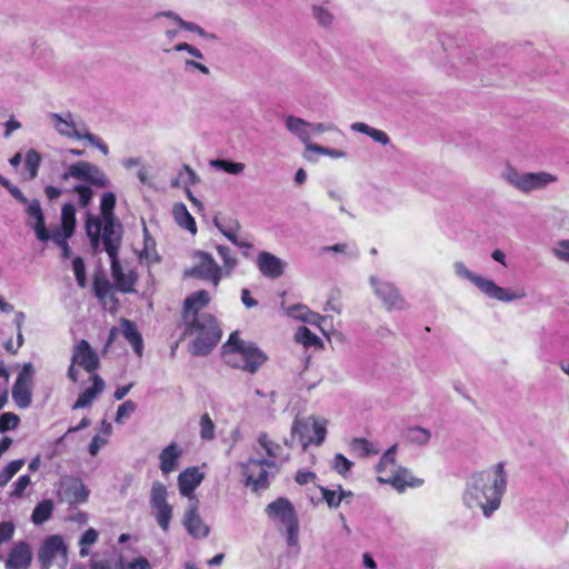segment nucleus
Returning <instances> with one entry per match:
<instances>
[{"instance_id": "obj_1", "label": "nucleus", "mask_w": 569, "mask_h": 569, "mask_svg": "<svg viewBox=\"0 0 569 569\" xmlns=\"http://www.w3.org/2000/svg\"><path fill=\"white\" fill-rule=\"evenodd\" d=\"M506 490L505 463L498 462L470 476L462 500L468 509H479L486 518H489L499 509Z\"/></svg>"}, {"instance_id": "obj_2", "label": "nucleus", "mask_w": 569, "mask_h": 569, "mask_svg": "<svg viewBox=\"0 0 569 569\" xmlns=\"http://www.w3.org/2000/svg\"><path fill=\"white\" fill-rule=\"evenodd\" d=\"M114 207V193L106 192L102 196L100 204L103 227L100 218L88 214L86 231L94 251L99 250L101 241L103 244H109L110 249L112 248L111 242H121L122 226L113 214Z\"/></svg>"}, {"instance_id": "obj_3", "label": "nucleus", "mask_w": 569, "mask_h": 569, "mask_svg": "<svg viewBox=\"0 0 569 569\" xmlns=\"http://www.w3.org/2000/svg\"><path fill=\"white\" fill-rule=\"evenodd\" d=\"M223 358L229 366L250 373L267 361V356L253 342L240 339L237 332L231 333L223 346Z\"/></svg>"}, {"instance_id": "obj_4", "label": "nucleus", "mask_w": 569, "mask_h": 569, "mask_svg": "<svg viewBox=\"0 0 569 569\" xmlns=\"http://www.w3.org/2000/svg\"><path fill=\"white\" fill-rule=\"evenodd\" d=\"M452 268L457 278L468 280L489 299H495L501 302H511L523 299L527 296L523 289L512 292L498 286L492 279L471 271L462 261H455Z\"/></svg>"}, {"instance_id": "obj_5", "label": "nucleus", "mask_w": 569, "mask_h": 569, "mask_svg": "<svg viewBox=\"0 0 569 569\" xmlns=\"http://www.w3.org/2000/svg\"><path fill=\"white\" fill-rule=\"evenodd\" d=\"M187 332L193 338L192 353L198 356L208 355L221 337L216 318L209 313L194 316Z\"/></svg>"}, {"instance_id": "obj_6", "label": "nucleus", "mask_w": 569, "mask_h": 569, "mask_svg": "<svg viewBox=\"0 0 569 569\" xmlns=\"http://www.w3.org/2000/svg\"><path fill=\"white\" fill-rule=\"evenodd\" d=\"M48 119L60 136L69 139L87 140L91 146L100 150L102 154L107 156L109 153V148L102 139L89 132L86 124L77 121L71 112H52L48 114Z\"/></svg>"}, {"instance_id": "obj_7", "label": "nucleus", "mask_w": 569, "mask_h": 569, "mask_svg": "<svg viewBox=\"0 0 569 569\" xmlns=\"http://www.w3.org/2000/svg\"><path fill=\"white\" fill-rule=\"evenodd\" d=\"M501 178L522 193L543 190L559 180L557 174L548 171L520 172L511 166L501 171Z\"/></svg>"}, {"instance_id": "obj_8", "label": "nucleus", "mask_w": 569, "mask_h": 569, "mask_svg": "<svg viewBox=\"0 0 569 569\" xmlns=\"http://www.w3.org/2000/svg\"><path fill=\"white\" fill-rule=\"evenodd\" d=\"M270 519L284 527L286 542L289 547L299 545V519L293 505L286 498H278L266 508Z\"/></svg>"}, {"instance_id": "obj_9", "label": "nucleus", "mask_w": 569, "mask_h": 569, "mask_svg": "<svg viewBox=\"0 0 569 569\" xmlns=\"http://www.w3.org/2000/svg\"><path fill=\"white\" fill-rule=\"evenodd\" d=\"M327 436V420L310 416L306 419L293 420L291 437H298L303 450L311 443L320 446Z\"/></svg>"}, {"instance_id": "obj_10", "label": "nucleus", "mask_w": 569, "mask_h": 569, "mask_svg": "<svg viewBox=\"0 0 569 569\" xmlns=\"http://www.w3.org/2000/svg\"><path fill=\"white\" fill-rule=\"evenodd\" d=\"M70 178L88 182L96 188H107L110 184L104 171L89 161H78L68 166L67 170L61 174V180L67 181Z\"/></svg>"}, {"instance_id": "obj_11", "label": "nucleus", "mask_w": 569, "mask_h": 569, "mask_svg": "<svg viewBox=\"0 0 569 569\" xmlns=\"http://www.w3.org/2000/svg\"><path fill=\"white\" fill-rule=\"evenodd\" d=\"M369 283L375 296L381 301L382 307L387 311L406 310L409 307L407 300L393 282L371 276Z\"/></svg>"}, {"instance_id": "obj_12", "label": "nucleus", "mask_w": 569, "mask_h": 569, "mask_svg": "<svg viewBox=\"0 0 569 569\" xmlns=\"http://www.w3.org/2000/svg\"><path fill=\"white\" fill-rule=\"evenodd\" d=\"M38 556L42 569H64L68 563L67 546L60 536L48 537Z\"/></svg>"}, {"instance_id": "obj_13", "label": "nucleus", "mask_w": 569, "mask_h": 569, "mask_svg": "<svg viewBox=\"0 0 569 569\" xmlns=\"http://www.w3.org/2000/svg\"><path fill=\"white\" fill-rule=\"evenodd\" d=\"M150 507L157 523L167 532L173 516L172 506L168 503V490L160 481L152 482L150 490Z\"/></svg>"}, {"instance_id": "obj_14", "label": "nucleus", "mask_w": 569, "mask_h": 569, "mask_svg": "<svg viewBox=\"0 0 569 569\" xmlns=\"http://www.w3.org/2000/svg\"><path fill=\"white\" fill-rule=\"evenodd\" d=\"M76 228V209L71 203L63 204L61 209V226L50 232V240L62 250V256L69 258L71 249L68 239L72 237Z\"/></svg>"}, {"instance_id": "obj_15", "label": "nucleus", "mask_w": 569, "mask_h": 569, "mask_svg": "<svg viewBox=\"0 0 569 569\" xmlns=\"http://www.w3.org/2000/svg\"><path fill=\"white\" fill-rule=\"evenodd\" d=\"M239 467L246 478L244 485L247 487H250L253 491L268 488L269 470L274 469V467H269V463L264 461V459L250 458L246 462H240Z\"/></svg>"}, {"instance_id": "obj_16", "label": "nucleus", "mask_w": 569, "mask_h": 569, "mask_svg": "<svg viewBox=\"0 0 569 569\" xmlns=\"http://www.w3.org/2000/svg\"><path fill=\"white\" fill-rule=\"evenodd\" d=\"M188 274L210 281L213 287H218L222 279V268L214 261L213 257L204 251L194 253V266Z\"/></svg>"}, {"instance_id": "obj_17", "label": "nucleus", "mask_w": 569, "mask_h": 569, "mask_svg": "<svg viewBox=\"0 0 569 569\" xmlns=\"http://www.w3.org/2000/svg\"><path fill=\"white\" fill-rule=\"evenodd\" d=\"M121 242H111L112 248L109 244H103L106 252L111 260V274L116 281L117 287L120 291L131 292L133 291L137 276L133 271L129 270L127 273L123 272L122 267L118 260V251Z\"/></svg>"}, {"instance_id": "obj_18", "label": "nucleus", "mask_w": 569, "mask_h": 569, "mask_svg": "<svg viewBox=\"0 0 569 569\" xmlns=\"http://www.w3.org/2000/svg\"><path fill=\"white\" fill-rule=\"evenodd\" d=\"M32 376L33 367L31 363H26L19 372L17 380L12 388V398L19 408H27L32 399Z\"/></svg>"}, {"instance_id": "obj_19", "label": "nucleus", "mask_w": 569, "mask_h": 569, "mask_svg": "<svg viewBox=\"0 0 569 569\" xmlns=\"http://www.w3.org/2000/svg\"><path fill=\"white\" fill-rule=\"evenodd\" d=\"M257 453H260V450L264 452L266 458L263 459L269 463V467H274V469H279L290 458L289 453L284 452L282 446L271 440L266 432L259 433L257 438Z\"/></svg>"}, {"instance_id": "obj_20", "label": "nucleus", "mask_w": 569, "mask_h": 569, "mask_svg": "<svg viewBox=\"0 0 569 569\" xmlns=\"http://www.w3.org/2000/svg\"><path fill=\"white\" fill-rule=\"evenodd\" d=\"M27 226L33 229L36 237L41 242L50 240V232L46 228L44 213L41 208L40 201L33 199L26 203Z\"/></svg>"}, {"instance_id": "obj_21", "label": "nucleus", "mask_w": 569, "mask_h": 569, "mask_svg": "<svg viewBox=\"0 0 569 569\" xmlns=\"http://www.w3.org/2000/svg\"><path fill=\"white\" fill-rule=\"evenodd\" d=\"M198 499H196V497H191L189 507L184 512L182 523L188 533L194 539H203L209 535L210 529L198 513Z\"/></svg>"}, {"instance_id": "obj_22", "label": "nucleus", "mask_w": 569, "mask_h": 569, "mask_svg": "<svg viewBox=\"0 0 569 569\" xmlns=\"http://www.w3.org/2000/svg\"><path fill=\"white\" fill-rule=\"evenodd\" d=\"M59 496L68 503H82L87 501L89 490L78 478H66L61 481Z\"/></svg>"}, {"instance_id": "obj_23", "label": "nucleus", "mask_w": 569, "mask_h": 569, "mask_svg": "<svg viewBox=\"0 0 569 569\" xmlns=\"http://www.w3.org/2000/svg\"><path fill=\"white\" fill-rule=\"evenodd\" d=\"M73 365H78L88 372H93L99 367V357L87 340L79 341L74 348L71 358Z\"/></svg>"}, {"instance_id": "obj_24", "label": "nucleus", "mask_w": 569, "mask_h": 569, "mask_svg": "<svg viewBox=\"0 0 569 569\" xmlns=\"http://www.w3.org/2000/svg\"><path fill=\"white\" fill-rule=\"evenodd\" d=\"M377 480L380 483L392 486L399 492H402L407 487H418L422 483V481L415 478L409 470L398 467L390 470L386 476H378Z\"/></svg>"}, {"instance_id": "obj_25", "label": "nucleus", "mask_w": 569, "mask_h": 569, "mask_svg": "<svg viewBox=\"0 0 569 569\" xmlns=\"http://www.w3.org/2000/svg\"><path fill=\"white\" fill-rule=\"evenodd\" d=\"M172 50L176 52L184 51L189 54L190 58L183 59L184 71L191 72L193 70H197L204 76L210 74V69L206 64L200 62L201 60H204V56L197 47L187 42H180L177 43Z\"/></svg>"}, {"instance_id": "obj_26", "label": "nucleus", "mask_w": 569, "mask_h": 569, "mask_svg": "<svg viewBox=\"0 0 569 569\" xmlns=\"http://www.w3.org/2000/svg\"><path fill=\"white\" fill-rule=\"evenodd\" d=\"M257 267L264 277L278 279L284 273L287 262L273 253L261 251L257 257Z\"/></svg>"}, {"instance_id": "obj_27", "label": "nucleus", "mask_w": 569, "mask_h": 569, "mask_svg": "<svg viewBox=\"0 0 569 569\" xmlns=\"http://www.w3.org/2000/svg\"><path fill=\"white\" fill-rule=\"evenodd\" d=\"M32 561V551L30 546L20 541L10 550L6 560V569H28Z\"/></svg>"}, {"instance_id": "obj_28", "label": "nucleus", "mask_w": 569, "mask_h": 569, "mask_svg": "<svg viewBox=\"0 0 569 569\" xmlns=\"http://www.w3.org/2000/svg\"><path fill=\"white\" fill-rule=\"evenodd\" d=\"M91 380L92 386L79 395L77 401L72 406L73 410L89 408L97 397L104 390L106 385L100 376L92 375Z\"/></svg>"}, {"instance_id": "obj_29", "label": "nucleus", "mask_w": 569, "mask_h": 569, "mask_svg": "<svg viewBox=\"0 0 569 569\" xmlns=\"http://www.w3.org/2000/svg\"><path fill=\"white\" fill-rule=\"evenodd\" d=\"M202 479L203 473H201L198 468L192 467L186 469L178 477L180 493L189 499L194 497L192 492L201 483Z\"/></svg>"}, {"instance_id": "obj_30", "label": "nucleus", "mask_w": 569, "mask_h": 569, "mask_svg": "<svg viewBox=\"0 0 569 569\" xmlns=\"http://www.w3.org/2000/svg\"><path fill=\"white\" fill-rule=\"evenodd\" d=\"M156 17H167V18L171 19L179 28L190 31V32H193L206 40H210V41L218 40L217 34L207 32L203 28H201L199 24H197L194 22L183 20L180 16H178L173 11H161V12L157 13Z\"/></svg>"}, {"instance_id": "obj_31", "label": "nucleus", "mask_w": 569, "mask_h": 569, "mask_svg": "<svg viewBox=\"0 0 569 569\" xmlns=\"http://www.w3.org/2000/svg\"><path fill=\"white\" fill-rule=\"evenodd\" d=\"M286 129L297 137L306 147L311 144L310 142V122L296 116H287L284 118Z\"/></svg>"}, {"instance_id": "obj_32", "label": "nucleus", "mask_w": 569, "mask_h": 569, "mask_svg": "<svg viewBox=\"0 0 569 569\" xmlns=\"http://www.w3.org/2000/svg\"><path fill=\"white\" fill-rule=\"evenodd\" d=\"M181 452L180 447L174 442L162 449L159 455L160 470L162 473L168 475L177 469Z\"/></svg>"}, {"instance_id": "obj_33", "label": "nucleus", "mask_w": 569, "mask_h": 569, "mask_svg": "<svg viewBox=\"0 0 569 569\" xmlns=\"http://www.w3.org/2000/svg\"><path fill=\"white\" fill-rule=\"evenodd\" d=\"M311 16L318 26L331 28L335 21V14L329 2L313 3L310 7Z\"/></svg>"}, {"instance_id": "obj_34", "label": "nucleus", "mask_w": 569, "mask_h": 569, "mask_svg": "<svg viewBox=\"0 0 569 569\" xmlns=\"http://www.w3.org/2000/svg\"><path fill=\"white\" fill-rule=\"evenodd\" d=\"M121 331L127 341L133 347L138 356L142 355L143 343L137 326L127 319L121 321Z\"/></svg>"}, {"instance_id": "obj_35", "label": "nucleus", "mask_w": 569, "mask_h": 569, "mask_svg": "<svg viewBox=\"0 0 569 569\" xmlns=\"http://www.w3.org/2000/svg\"><path fill=\"white\" fill-rule=\"evenodd\" d=\"M350 129L355 132H360V133H363V134L370 137L375 142H377L379 144L387 146L390 143V138L387 134V132H385L380 129L370 127L369 124H367L365 122H353V123H351Z\"/></svg>"}, {"instance_id": "obj_36", "label": "nucleus", "mask_w": 569, "mask_h": 569, "mask_svg": "<svg viewBox=\"0 0 569 569\" xmlns=\"http://www.w3.org/2000/svg\"><path fill=\"white\" fill-rule=\"evenodd\" d=\"M210 301V296L206 290H199L192 295H190L184 301L186 308V319H189L190 312H193L196 316L198 311L206 307Z\"/></svg>"}, {"instance_id": "obj_37", "label": "nucleus", "mask_w": 569, "mask_h": 569, "mask_svg": "<svg viewBox=\"0 0 569 569\" xmlns=\"http://www.w3.org/2000/svg\"><path fill=\"white\" fill-rule=\"evenodd\" d=\"M214 226L223 233V236L231 242L237 241L238 232L240 231V223L232 218L214 217Z\"/></svg>"}, {"instance_id": "obj_38", "label": "nucleus", "mask_w": 569, "mask_h": 569, "mask_svg": "<svg viewBox=\"0 0 569 569\" xmlns=\"http://www.w3.org/2000/svg\"><path fill=\"white\" fill-rule=\"evenodd\" d=\"M172 213H173L174 220L177 221V223L180 227L189 230L192 233H196V231H197L196 221H194L193 217L189 213L184 203H176L173 206Z\"/></svg>"}, {"instance_id": "obj_39", "label": "nucleus", "mask_w": 569, "mask_h": 569, "mask_svg": "<svg viewBox=\"0 0 569 569\" xmlns=\"http://www.w3.org/2000/svg\"><path fill=\"white\" fill-rule=\"evenodd\" d=\"M41 163V156L40 153L34 150L30 149L27 151L24 157V168L27 171L26 179L27 180H33L38 176V170Z\"/></svg>"}, {"instance_id": "obj_40", "label": "nucleus", "mask_w": 569, "mask_h": 569, "mask_svg": "<svg viewBox=\"0 0 569 569\" xmlns=\"http://www.w3.org/2000/svg\"><path fill=\"white\" fill-rule=\"evenodd\" d=\"M476 53L471 49H461L453 58V66L458 70H470L476 64Z\"/></svg>"}, {"instance_id": "obj_41", "label": "nucleus", "mask_w": 569, "mask_h": 569, "mask_svg": "<svg viewBox=\"0 0 569 569\" xmlns=\"http://www.w3.org/2000/svg\"><path fill=\"white\" fill-rule=\"evenodd\" d=\"M210 166L219 171H223L233 176L241 174L244 171V163L233 162L226 159H216L210 161Z\"/></svg>"}, {"instance_id": "obj_42", "label": "nucleus", "mask_w": 569, "mask_h": 569, "mask_svg": "<svg viewBox=\"0 0 569 569\" xmlns=\"http://www.w3.org/2000/svg\"><path fill=\"white\" fill-rule=\"evenodd\" d=\"M396 453H397V446L390 447L381 457L378 466L377 471L379 476H386L390 472V470L396 469Z\"/></svg>"}, {"instance_id": "obj_43", "label": "nucleus", "mask_w": 569, "mask_h": 569, "mask_svg": "<svg viewBox=\"0 0 569 569\" xmlns=\"http://www.w3.org/2000/svg\"><path fill=\"white\" fill-rule=\"evenodd\" d=\"M217 252L223 262L222 276H229L237 266V258L233 256L230 248L226 246H217Z\"/></svg>"}, {"instance_id": "obj_44", "label": "nucleus", "mask_w": 569, "mask_h": 569, "mask_svg": "<svg viewBox=\"0 0 569 569\" xmlns=\"http://www.w3.org/2000/svg\"><path fill=\"white\" fill-rule=\"evenodd\" d=\"M53 510V503L51 500H43L38 503L32 512L31 519L36 525L43 523L47 521Z\"/></svg>"}, {"instance_id": "obj_45", "label": "nucleus", "mask_w": 569, "mask_h": 569, "mask_svg": "<svg viewBox=\"0 0 569 569\" xmlns=\"http://www.w3.org/2000/svg\"><path fill=\"white\" fill-rule=\"evenodd\" d=\"M296 341L303 345L305 347H321L322 341L321 339L311 332L307 327H300L296 335H295Z\"/></svg>"}, {"instance_id": "obj_46", "label": "nucleus", "mask_w": 569, "mask_h": 569, "mask_svg": "<svg viewBox=\"0 0 569 569\" xmlns=\"http://www.w3.org/2000/svg\"><path fill=\"white\" fill-rule=\"evenodd\" d=\"M24 466L23 459H17L9 462L2 471H0V487H4Z\"/></svg>"}, {"instance_id": "obj_47", "label": "nucleus", "mask_w": 569, "mask_h": 569, "mask_svg": "<svg viewBox=\"0 0 569 569\" xmlns=\"http://www.w3.org/2000/svg\"><path fill=\"white\" fill-rule=\"evenodd\" d=\"M430 438V431L421 427H413L408 429L407 431V439L411 443L423 446L429 442Z\"/></svg>"}, {"instance_id": "obj_48", "label": "nucleus", "mask_w": 569, "mask_h": 569, "mask_svg": "<svg viewBox=\"0 0 569 569\" xmlns=\"http://www.w3.org/2000/svg\"><path fill=\"white\" fill-rule=\"evenodd\" d=\"M320 491L323 500L330 508H338L345 498V490L341 487H339V492L325 487H320Z\"/></svg>"}, {"instance_id": "obj_49", "label": "nucleus", "mask_w": 569, "mask_h": 569, "mask_svg": "<svg viewBox=\"0 0 569 569\" xmlns=\"http://www.w3.org/2000/svg\"><path fill=\"white\" fill-rule=\"evenodd\" d=\"M98 536H99L98 531L93 528H89L88 530H86L83 532V535L81 536V538L79 540V545H80L79 553L81 557H87L89 555L88 547L92 546L93 543L97 542Z\"/></svg>"}, {"instance_id": "obj_50", "label": "nucleus", "mask_w": 569, "mask_h": 569, "mask_svg": "<svg viewBox=\"0 0 569 569\" xmlns=\"http://www.w3.org/2000/svg\"><path fill=\"white\" fill-rule=\"evenodd\" d=\"M306 151L315 152V153L322 154V156H329L333 159H340V158L346 157V152L342 150L322 147L317 143L308 144V148Z\"/></svg>"}, {"instance_id": "obj_51", "label": "nucleus", "mask_w": 569, "mask_h": 569, "mask_svg": "<svg viewBox=\"0 0 569 569\" xmlns=\"http://www.w3.org/2000/svg\"><path fill=\"white\" fill-rule=\"evenodd\" d=\"M351 448L352 450L360 452L363 457L377 455L379 452L378 449L373 448L372 443L363 438H355L351 441Z\"/></svg>"}, {"instance_id": "obj_52", "label": "nucleus", "mask_w": 569, "mask_h": 569, "mask_svg": "<svg viewBox=\"0 0 569 569\" xmlns=\"http://www.w3.org/2000/svg\"><path fill=\"white\" fill-rule=\"evenodd\" d=\"M200 436L203 440H212L214 438V425L208 413L200 418Z\"/></svg>"}, {"instance_id": "obj_53", "label": "nucleus", "mask_w": 569, "mask_h": 569, "mask_svg": "<svg viewBox=\"0 0 569 569\" xmlns=\"http://www.w3.org/2000/svg\"><path fill=\"white\" fill-rule=\"evenodd\" d=\"M72 191L78 194L79 197V204L83 208H86L92 200L93 191L92 188L88 184H78L76 186Z\"/></svg>"}, {"instance_id": "obj_54", "label": "nucleus", "mask_w": 569, "mask_h": 569, "mask_svg": "<svg viewBox=\"0 0 569 569\" xmlns=\"http://www.w3.org/2000/svg\"><path fill=\"white\" fill-rule=\"evenodd\" d=\"M137 409V405L132 400H127L119 406L114 421L122 425L124 419L129 418Z\"/></svg>"}, {"instance_id": "obj_55", "label": "nucleus", "mask_w": 569, "mask_h": 569, "mask_svg": "<svg viewBox=\"0 0 569 569\" xmlns=\"http://www.w3.org/2000/svg\"><path fill=\"white\" fill-rule=\"evenodd\" d=\"M352 466L353 462L347 459L342 453H337L332 461V468L341 476H346Z\"/></svg>"}, {"instance_id": "obj_56", "label": "nucleus", "mask_w": 569, "mask_h": 569, "mask_svg": "<svg viewBox=\"0 0 569 569\" xmlns=\"http://www.w3.org/2000/svg\"><path fill=\"white\" fill-rule=\"evenodd\" d=\"M19 417L12 412H4L0 416V432L13 430L19 425Z\"/></svg>"}, {"instance_id": "obj_57", "label": "nucleus", "mask_w": 569, "mask_h": 569, "mask_svg": "<svg viewBox=\"0 0 569 569\" xmlns=\"http://www.w3.org/2000/svg\"><path fill=\"white\" fill-rule=\"evenodd\" d=\"M552 254L559 261L569 263V239L558 241L552 248Z\"/></svg>"}, {"instance_id": "obj_58", "label": "nucleus", "mask_w": 569, "mask_h": 569, "mask_svg": "<svg viewBox=\"0 0 569 569\" xmlns=\"http://www.w3.org/2000/svg\"><path fill=\"white\" fill-rule=\"evenodd\" d=\"M72 267L79 287L84 288L87 286V277L83 260L80 257L74 258Z\"/></svg>"}, {"instance_id": "obj_59", "label": "nucleus", "mask_w": 569, "mask_h": 569, "mask_svg": "<svg viewBox=\"0 0 569 569\" xmlns=\"http://www.w3.org/2000/svg\"><path fill=\"white\" fill-rule=\"evenodd\" d=\"M323 132H337L342 136V132L332 123H312L310 122V140Z\"/></svg>"}, {"instance_id": "obj_60", "label": "nucleus", "mask_w": 569, "mask_h": 569, "mask_svg": "<svg viewBox=\"0 0 569 569\" xmlns=\"http://www.w3.org/2000/svg\"><path fill=\"white\" fill-rule=\"evenodd\" d=\"M30 483L31 479L28 475L20 476L18 480L13 483L11 496L17 498L22 497L24 490L30 486Z\"/></svg>"}, {"instance_id": "obj_61", "label": "nucleus", "mask_w": 569, "mask_h": 569, "mask_svg": "<svg viewBox=\"0 0 569 569\" xmlns=\"http://www.w3.org/2000/svg\"><path fill=\"white\" fill-rule=\"evenodd\" d=\"M179 180L187 186H191L199 182V177L189 166H183L179 172Z\"/></svg>"}, {"instance_id": "obj_62", "label": "nucleus", "mask_w": 569, "mask_h": 569, "mask_svg": "<svg viewBox=\"0 0 569 569\" xmlns=\"http://www.w3.org/2000/svg\"><path fill=\"white\" fill-rule=\"evenodd\" d=\"M94 293L98 298L103 299L107 297L110 290L109 281L106 279H94L93 283Z\"/></svg>"}, {"instance_id": "obj_63", "label": "nucleus", "mask_w": 569, "mask_h": 569, "mask_svg": "<svg viewBox=\"0 0 569 569\" xmlns=\"http://www.w3.org/2000/svg\"><path fill=\"white\" fill-rule=\"evenodd\" d=\"M293 311H303L306 313V317L303 318V322L317 325L319 320L323 319L320 315L310 311L307 307L301 306V305L295 306Z\"/></svg>"}, {"instance_id": "obj_64", "label": "nucleus", "mask_w": 569, "mask_h": 569, "mask_svg": "<svg viewBox=\"0 0 569 569\" xmlns=\"http://www.w3.org/2000/svg\"><path fill=\"white\" fill-rule=\"evenodd\" d=\"M14 532V527L11 522L0 523V545L9 541Z\"/></svg>"}]
</instances>
